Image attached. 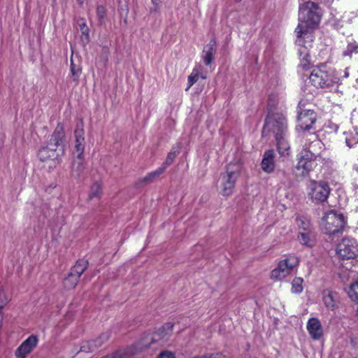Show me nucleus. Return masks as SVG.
<instances>
[{
  "mask_svg": "<svg viewBox=\"0 0 358 358\" xmlns=\"http://www.w3.org/2000/svg\"><path fill=\"white\" fill-rule=\"evenodd\" d=\"M321 10L318 5L312 0H299V23L296 28V43L303 45V36L313 40L311 29L316 27L321 20Z\"/></svg>",
  "mask_w": 358,
  "mask_h": 358,
  "instance_id": "nucleus-1",
  "label": "nucleus"
},
{
  "mask_svg": "<svg viewBox=\"0 0 358 358\" xmlns=\"http://www.w3.org/2000/svg\"><path fill=\"white\" fill-rule=\"evenodd\" d=\"M338 81L339 79L334 72L326 64H322L312 70L302 90L306 95L310 94L313 96L318 89L336 90Z\"/></svg>",
  "mask_w": 358,
  "mask_h": 358,
  "instance_id": "nucleus-2",
  "label": "nucleus"
},
{
  "mask_svg": "<svg viewBox=\"0 0 358 358\" xmlns=\"http://www.w3.org/2000/svg\"><path fill=\"white\" fill-rule=\"evenodd\" d=\"M173 325L171 322L165 324L155 334H145L137 342L129 348L120 349L103 358H131L134 355L148 348L152 343L159 340H165V336L171 331Z\"/></svg>",
  "mask_w": 358,
  "mask_h": 358,
  "instance_id": "nucleus-3",
  "label": "nucleus"
},
{
  "mask_svg": "<svg viewBox=\"0 0 358 358\" xmlns=\"http://www.w3.org/2000/svg\"><path fill=\"white\" fill-rule=\"evenodd\" d=\"M271 131L275 135L279 154L281 156L289 155V144L286 139L287 120L282 114L268 113L263 128V135Z\"/></svg>",
  "mask_w": 358,
  "mask_h": 358,
  "instance_id": "nucleus-4",
  "label": "nucleus"
},
{
  "mask_svg": "<svg viewBox=\"0 0 358 358\" xmlns=\"http://www.w3.org/2000/svg\"><path fill=\"white\" fill-rule=\"evenodd\" d=\"M310 136H311L310 140L313 139L311 143L308 146L306 144L302 150L297 155V164L294 169L296 175L298 176L305 177L308 176L310 171L314 169L315 162L321 158L315 148H321L322 142L317 139L314 134H310Z\"/></svg>",
  "mask_w": 358,
  "mask_h": 358,
  "instance_id": "nucleus-5",
  "label": "nucleus"
},
{
  "mask_svg": "<svg viewBox=\"0 0 358 358\" xmlns=\"http://www.w3.org/2000/svg\"><path fill=\"white\" fill-rule=\"evenodd\" d=\"M346 223L345 217L342 213L331 210L324 214L320 225L324 234L333 236L342 234Z\"/></svg>",
  "mask_w": 358,
  "mask_h": 358,
  "instance_id": "nucleus-6",
  "label": "nucleus"
},
{
  "mask_svg": "<svg viewBox=\"0 0 358 358\" xmlns=\"http://www.w3.org/2000/svg\"><path fill=\"white\" fill-rule=\"evenodd\" d=\"M242 171L240 163H231L227 165L226 172L220 176L221 193L224 196L232 194L233 189Z\"/></svg>",
  "mask_w": 358,
  "mask_h": 358,
  "instance_id": "nucleus-7",
  "label": "nucleus"
},
{
  "mask_svg": "<svg viewBox=\"0 0 358 358\" xmlns=\"http://www.w3.org/2000/svg\"><path fill=\"white\" fill-rule=\"evenodd\" d=\"M76 145L75 150L78 153L77 159L73 164L72 176L74 178H80L85 169L83 162V155L85 149V137L83 129L77 128L75 130Z\"/></svg>",
  "mask_w": 358,
  "mask_h": 358,
  "instance_id": "nucleus-8",
  "label": "nucleus"
},
{
  "mask_svg": "<svg viewBox=\"0 0 358 358\" xmlns=\"http://www.w3.org/2000/svg\"><path fill=\"white\" fill-rule=\"evenodd\" d=\"M330 191L328 182L312 181L309 185L308 195L313 203H322L327 200Z\"/></svg>",
  "mask_w": 358,
  "mask_h": 358,
  "instance_id": "nucleus-9",
  "label": "nucleus"
},
{
  "mask_svg": "<svg viewBox=\"0 0 358 358\" xmlns=\"http://www.w3.org/2000/svg\"><path fill=\"white\" fill-rule=\"evenodd\" d=\"M298 115L297 120L298 124L296 129H299L302 131H308L313 128L317 117L313 110L306 108L303 101H300L298 106Z\"/></svg>",
  "mask_w": 358,
  "mask_h": 358,
  "instance_id": "nucleus-10",
  "label": "nucleus"
},
{
  "mask_svg": "<svg viewBox=\"0 0 358 358\" xmlns=\"http://www.w3.org/2000/svg\"><path fill=\"white\" fill-rule=\"evenodd\" d=\"M299 260L295 256H289L280 261L278 266L271 273V277L275 280H282L292 272L297 266Z\"/></svg>",
  "mask_w": 358,
  "mask_h": 358,
  "instance_id": "nucleus-11",
  "label": "nucleus"
},
{
  "mask_svg": "<svg viewBox=\"0 0 358 358\" xmlns=\"http://www.w3.org/2000/svg\"><path fill=\"white\" fill-rule=\"evenodd\" d=\"M336 253L343 259H354L358 254L357 241L354 238H343L337 245Z\"/></svg>",
  "mask_w": 358,
  "mask_h": 358,
  "instance_id": "nucleus-12",
  "label": "nucleus"
},
{
  "mask_svg": "<svg viewBox=\"0 0 358 358\" xmlns=\"http://www.w3.org/2000/svg\"><path fill=\"white\" fill-rule=\"evenodd\" d=\"M38 158L41 162H47L49 164V169L55 167L59 162L58 153L56 148L48 143L47 147L42 148L39 150L38 154Z\"/></svg>",
  "mask_w": 358,
  "mask_h": 358,
  "instance_id": "nucleus-13",
  "label": "nucleus"
},
{
  "mask_svg": "<svg viewBox=\"0 0 358 358\" xmlns=\"http://www.w3.org/2000/svg\"><path fill=\"white\" fill-rule=\"evenodd\" d=\"M38 338L35 335L29 336L16 349L15 355L17 358H26L29 354L37 345Z\"/></svg>",
  "mask_w": 358,
  "mask_h": 358,
  "instance_id": "nucleus-14",
  "label": "nucleus"
},
{
  "mask_svg": "<svg viewBox=\"0 0 358 358\" xmlns=\"http://www.w3.org/2000/svg\"><path fill=\"white\" fill-rule=\"evenodd\" d=\"M306 329L313 340L319 341L323 337V327L318 318H310L307 322Z\"/></svg>",
  "mask_w": 358,
  "mask_h": 358,
  "instance_id": "nucleus-15",
  "label": "nucleus"
},
{
  "mask_svg": "<svg viewBox=\"0 0 358 358\" xmlns=\"http://www.w3.org/2000/svg\"><path fill=\"white\" fill-rule=\"evenodd\" d=\"M304 43L303 45L297 44L301 48L299 49V55L300 59L299 66L303 69H307L310 64V55L308 50V47L310 46L311 42L306 37L303 36Z\"/></svg>",
  "mask_w": 358,
  "mask_h": 358,
  "instance_id": "nucleus-16",
  "label": "nucleus"
},
{
  "mask_svg": "<svg viewBox=\"0 0 358 358\" xmlns=\"http://www.w3.org/2000/svg\"><path fill=\"white\" fill-rule=\"evenodd\" d=\"M275 152L273 150H268L265 151L261 163L262 169L266 173H271L274 171L275 164Z\"/></svg>",
  "mask_w": 358,
  "mask_h": 358,
  "instance_id": "nucleus-17",
  "label": "nucleus"
},
{
  "mask_svg": "<svg viewBox=\"0 0 358 358\" xmlns=\"http://www.w3.org/2000/svg\"><path fill=\"white\" fill-rule=\"evenodd\" d=\"M215 41H211L206 46L204 47L203 53H202V58L204 64L206 66H209L211 64L213 60V55L215 52Z\"/></svg>",
  "mask_w": 358,
  "mask_h": 358,
  "instance_id": "nucleus-18",
  "label": "nucleus"
},
{
  "mask_svg": "<svg viewBox=\"0 0 358 358\" xmlns=\"http://www.w3.org/2000/svg\"><path fill=\"white\" fill-rule=\"evenodd\" d=\"M64 136V132L63 126L59 124L55 128V130L52 135V137L49 142L50 145L57 148L59 143L62 142Z\"/></svg>",
  "mask_w": 358,
  "mask_h": 358,
  "instance_id": "nucleus-19",
  "label": "nucleus"
},
{
  "mask_svg": "<svg viewBox=\"0 0 358 358\" xmlns=\"http://www.w3.org/2000/svg\"><path fill=\"white\" fill-rule=\"evenodd\" d=\"M323 302L325 306L334 310L336 308V294L330 291H325L323 293Z\"/></svg>",
  "mask_w": 358,
  "mask_h": 358,
  "instance_id": "nucleus-20",
  "label": "nucleus"
},
{
  "mask_svg": "<svg viewBox=\"0 0 358 358\" xmlns=\"http://www.w3.org/2000/svg\"><path fill=\"white\" fill-rule=\"evenodd\" d=\"M299 239L301 243L308 247H312L314 245V234L312 231H299Z\"/></svg>",
  "mask_w": 358,
  "mask_h": 358,
  "instance_id": "nucleus-21",
  "label": "nucleus"
},
{
  "mask_svg": "<svg viewBox=\"0 0 358 358\" xmlns=\"http://www.w3.org/2000/svg\"><path fill=\"white\" fill-rule=\"evenodd\" d=\"M79 277L78 274H75L73 272H70L68 276L64 280V285L67 289H72L75 287L77 282H78Z\"/></svg>",
  "mask_w": 358,
  "mask_h": 358,
  "instance_id": "nucleus-22",
  "label": "nucleus"
},
{
  "mask_svg": "<svg viewBox=\"0 0 358 358\" xmlns=\"http://www.w3.org/2000/svg\"><path fill=\"white\" fill-rule=\"evenodd\" d=\"M87 262L85 259H80L76 262L71 272H73L75 274H78V277L80 278L85 270L87 268Z\"/></svg>",
  "mask_w": 358,
  "mask_h": 358,
  "instance_id": "nucleus-23",
  "label": "nucleus"
},
{
  "mask_svg": "<svg viewBox=\"0 0 358 358\" xmlns=\"http://www.w3.org/2000/svg\"><path fill=\"white\" fill-rule=\"evenodd\" d=\"M358 52V43L348 41L346 49L343 52L344 57H351L353 53Z\"/></svg>",
  "mask_w": 358,
  "mask_h": 358,
  "instance_id": "nucleus-24",
  "label": "nucleus"
},
{
  "mask_svg": "<svg viewBox=\"0 0 358 358\" xmlns=\"http://www.w3.org/2000/svg\"><path fill=\"white\" fill-rule=\"evenodd\" d=\"M165 171V166H161L154 171L148 173L144 178L143 181L145 182H150L155 179L158 178Z\"/></svg>",
  "mask_w": 358,
  "mask_h": 358,
  "instance_id": "nucleus-25",
  "label": "nucleus"
},
{
  "mask_svg": "<svg viewBox=\"0 0 358 358\" xmlns=\"http://www.w3.org/2000/svg\"><path fill=\"white\" fill-rule=\"evenodd\" d=\"M296 224L301 231H309L311 230V224L309 219L305 217H300L296 219Z\"/></svg>",
  "mask_w": 358,
  "mask_h": 358,
  "instance_id": "nucleus-26",
  "label": "nucleus"
},
{
  "mask_svg": "<svg viewBox=\"0 0 358 358\" xmlns=\"http://www.w3.org/2000/svg\"><path fill=\"white\" fill-rule=\"evenodd\" d=\"M346 135L345 143L349 148H352L358 143V132L344 133Z\"/></svg>",
  "mask_w": 358,
  "mask_h": 358,
  "instance_id": "nucleus-27",
  "label": "nucleus"
},
{
  "mask_svg": "<svg viewBox=\"0 0 358 358\" xmlns=\"http://www.w3.org/2000/svg\"><path fill=\"white\" fill-rule=\"evenodd\" d=\"M101 193L102 190L101 185L99 182H95L91 187L90 198L91 199H99L101 196Z\"/></svg>",
  "mask_w": 358,
  "mask_h": 358,
  "instance_id": "nucleus-28",
  "label": "nucleus"
},
{
  "mask_svg": "<svg viewBox=\"0 0 358 358\" xmlns=\"http://www.w3.org/2000/svg\"><path fill=\"white\" fill-rule=\"evenodd\" d=\"M348 294L353 301L358 303V282L350 285Z\"/></svg>",
  "mask_w": 358,
  "mask_h": 358,
  "instance_id": "nucleus-29",
  "label": "nucleus"
},
{
  "mask_svg": "<svg viewBox=\"0 0 358 358\" xmlns=\"http://www.w3.org/2000/svg\"><path fill=\"white\" fill-rule=\"evenodd\" d=\"M303 280L301 278H295L292 283V291L293 293L299 294L303 291L302 283Z\"/></svg>",
  "mask_w": 358,
  "mask_h": 358,
  "instance_id": "nucleus-30",
  "label": "nucleus"
},
{
  "mask_svg": "<svg viewBox=\"0 0 358 358\" xmlns=\"http://www.w3.org/2000/svg\"><path fill=\"white\" fill-rule=\"evenodd\" d=\"M108 334H103L95 340L90 341L94 348V350L101 347L102 344L108 339Z\"/></svg>",
  "mask_w": 358,
  "mask_h": 358,
  "instance_id": "nucleus-31",
  "label": "nucleus"
},
{
  "mask_svg": "<svg viewBox=\"0 0 358 358\" xmlns=\"http://www.w3.org/2000/svg\"><path fill=\"white\" fill-rule=\"evenodd\" d=\"M199 69H193L192 73L188 77V86L186 90H188L199 79L198 70Z\"/></svg>",
  "mask_w": 358,
  "mask_h": 358,
  "instance_id": "nucleus-32",
  "label": "nucleus"
},
{
  "mask_svg": "<svg viewBox=\"0 0 358 358\" xmlns=\"http://www.w3.org/2000/svg\"><path fill=\"white\" fill-rule=\"evenodd\" d=\"M179 153L178 150H171L167 155L166 159L164 163V164L162 166H165V169L167 168L168 166L172 164L174 159L177 156V155Z\"/></svg>",
  "mask_w": 358,
  "mask_h": 358,
  "instance_id": "nucleus-33",
  "label": "nucleus"
},
{
  "mask_svg": "<svg viewBox=\"0 0 358 358\" xmlns=\"http://www.w3.org/2000/svg\"><path fill=\"white\" fill-rule=\"evenodd\" d=\"M71 73L72 74L73 80L77 83L81 73L80 68L71 63Z\"/></svg>",
  "mask_w": 358,
  "mask_h": 358,
  "instance_id": "nucleus-34",
  "label": "nucleus"
},
{
  "mask_svg": "<svg viewBox=\"0 0 358 358\" xmlns=\"http://www.w3.org/2000/svg\"><path fill=\"white\" fill-rule=\"evenodd\" d=\"M94 350V348L90 341H83L80 345V351L90 352Z\"/></svg>",
  "mask_w": 358,
  "mask_h": 358,
  "instance_id": "nucleus-35",
  "label": "nucleus"
},
{
  "mask_svg": "<svg viewBox=\"0 0 358 358\" xmlns=\"http://www.w3.org/2000/svg\"><path fill=\"white\" fill-rule=\"evenodd\" d=\"M10 300L9 296L6 295V292L3 289L0 290V305L4 306Z\"/></svg>",
  "mask_w": 358,
  "mask_h": 358,
  "instance_id": "nucleus-36",
  "label": "nucleus"
},
{
  "mask_svg": "<svg viewBox=\"0 0 358 358\" xmlns=\"http://www.w3.org/2000/svg\"><path fill=\"white\" fill-rule=\"evenodd\" d=\"M157 358H175V355L171 351L164 350L158 355Z\"/></svg>",
  "mask_w": 358,
  "mask_h": 358,
  "instance_id": "nucleus-37",
  "label": "nucleus"
},
{
  "mask_svg": "<svg viewBox=\"0 0 358 358\" xmlns=\"http://www.w3.org/2000/svg\"><path fill=\"white\" fill-rule=\"evenodd\" d=\"M97 15L100 20H103L105 17L106 9L102 6H99L96 9Z\"/></svg>",
  "mask_w": 358,
  "mask_h": 358,
  "instance_id": "nucleus-38",
  "label": "nucleus"
},
{
  "mask_svg": "<svg viewBox=\"0 0 358 358\" xmlns=\"http://www.w3.org/2000/svg\"><path fill=\"white\" fill-rule=\"evenodd\" d=\"M194 69H199L198 70V76L199 77V78H202V79H206V76L203 73V67L201 66V65H197L196 66Z\"/></svg>",
  "mask_w": 358,
  "mask_h": 358,
  "instance_id": "nucleus-39",
  "label": "nucleus"
},
{
  "mask_svg": "<svg viewBox=\"0 0 358 358\" xmlns=\"http://www.w3.org/2000/svg\"><path fill=\"white\" fill-rule=\"evenodd\" d=\"M327 127L329 128L331 131H334V132H336L338 129V124L333 122H329L327 124Z\"/></svg>",
  "mask_w": 358,
  "mask_h": 358,
  "instance_id": "nucleus-40",
  "label": "nucleus"
},
{
  "mask_svg": "<svg viewBox=\"0 0 358 358\" xmlns=\"http://www.w3.org/2000/svg\"><path fill=\"white\" fill-rule=\"evenodd\" d=\"M211 358H228L222 353H211Z\"/></svg>",
  "mask_w": 358,
  "mask_h": 358,
  "instance_id": "nucleus-41",
  "label": "nucleus"
},
{
  "mask_svg": "<svg viewBox=\"0 0 358 358\" xmlns=\"http://www.w3.org/2000/svg\"><path fill=\"white\" fill-rule=\"evenodd\" d=\"M195 358H211V353L210 354H206L201 356L196 357Z\"/></svg>",
  "mask_w": 358,
  "mask_h": 358,
  "instance_id": "nucleus-42",
  "label": "nucleus"
},
{
  "mask_svg": "<svg viewBox=\"0 0 358 358\" xmlns=\"http://www.w3.org/2000/svg\"><path fill=\"white\" fill-rule=\"evenodd\" d=\"M152 3L155 6V8L157 9V6L159 5L160 1L159 0H152Z\"/></svg>",
  "mask_w": 358,
  "mask_h": 358,
  "instance_id": "nucleus-43",
  "label": "nucleus"
},
{
  "mask_svg": "<svg viewBox=\"0 0 358 358\" xmlns=\"http://www.w3.org/2000/svg\"><path fill=\"white\" fill-rule=\"evenodd\" d=\"M80 26L81 27V29H83L84 28H85L86 30H87V27L85 23H83V24H80Z\"/></svg>",
  "mask_w": 358,
  "mask_h": 358,
  "instance_id": "nucleus-44",
  "label": "nucleus"
},
{
  "mask_svg": "<svg viewBox=\"0 0 358 358\" xmlns=\"http://www.w3.org/2000/svg\"><path fill=\"white\" fill-rule=\"evenodd\" d=\"M355 196L357 197V199H358V187L355 189Z\"/></svg>",
  "mask_w": 358,
  "mask_h": 358,
  "instance_id": "nucleus-45",
  "label": "nucleus"
},
{
  "mask_svg": "<svg viewBox=\"0 0 358 358\" xmlns=\"http://www.w3.org/2000/svg\"><path fill=\"white\" fill-rule=\"evenodd\" d=\"M349 76V74L347 71L345 72V75H344V77L345 78H348Z\"/></svg>",
  "mask_w": 358,
  "mask_h": 358,
  "instance_id": "nucleus-46",
  "label": "nucleus"
},
{
  "mask_svg": "<svg viewBox=\"0 0 358 358\" xmlns=\"http://www.w3.org/2000/svg\"><path fill=\"white\" fill-rule=\"evenodd\" d=\"M80 4L83 3L84 0H77Z\"/></svg>",
  "mask_w": 358,
  "mask_h": 358,
  "instance_id": "nucleus-47",
  "label": "nucleus"
},
{
  "mask_svg": "<svg viewBox=\"0 0 358 358\" xmlns=\"http://www.w3.org/2000/svg\"><path fill=\"white\" fill-rule=\"evenodd\" d=\"M334 0H327V1H333Z\"/></svg>",
  "mask_w": 358,
  "mask_h": 358,
  "instance_id": "nucleus-48",
  "label": "nucleus"
}]
</instances>
